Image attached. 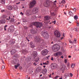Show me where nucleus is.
Wrapping results in <instances>:
<instances>
[{
  "mask_svg": "<svg viewBox=\"0 0 79 79\" xmlns=\"http://www.w3.org/2000/svg\"><path fill=\"white\" fill-rule=\"evenodd\" d=\"M28 28V27H25V29H27Z\"/></svg>",
  "mask_w": 79,
  "mask_h": 79,
  "instance_id": "obj_53",
  "label": "nucleus"
},
{
  "mask_svg": "<svg viewBox=\"0 0 79 79\" xmlns=\"http://www.w3.org/2000/svg\"><path fill=\"white\" fill-rule=\"evenodd\" d=\"M15 19L13 18H11V19L10 20V23H14L15 22Z\"/></svg>",
  "mask_w": 79,
  "mask_h": 79,
  "instance_id": "obj_25",
  "label": "nucleus"
},
{
  "mask_svg": "<svg viewBox=\"0 0 79 79\" xmlns=\"http://www.w3.org/2000/svg\"><path fill=\"white\" fill-rule=\"evenodd\" d=\"M1 3L2 4H5V0H1Z\"/></svg>",
  "mask_w": 79,
  "mask_h": 79,
  "instance_id": "obj_22",
  "label": "nucleus"
},
{
  "mask_svg": "<svg viewBox=\"0 0 79 79\" xmlns=\"http://www.w3.org/2000/svg\"><path fill=\"white\" fill-rule=\"evenodd\" d=\"M11 27H13V28H14V26L12 25Z\"/></svg>",
  "mask_w": 79,
  "mask_h": 79,
  "instance_id": "obj_64",
  "label": "nucleus"
},
{
  "mask_svg": "<svg viewBox=\"0 0 79 79\" xmlns=\"http://www.w3.org/2000/svg\"><path fill=\"white\" fill-rule=\"evenodd\" d=\"M48 50L47 49H45L42 51L41 54L43 56H45L48 54Z\"/></svg>",
  "mask_w": 79,
  "mask_h": 79,
  "instance_id": "obj_5",
  "label": "nucleus"
},
{
  "mask_svg": "<svg viewBox=\"0 0 79 79\" xmlns=\"http://www.w3.org/2000/svg\"><path fill=\"white\" fill-rule=\"evenodd\" d=\"M7 27V25H6L4 26V27L6 28Z\"/></svg>",
  "mask_w": 79,
  "mask_h": 79,
  "instance_id": "obj_63",
  "label": "nucleus"
},
{
  "mask_svg": "<svg viewBox=\"0 0 79 79\" xmlns=\"http://www.w3.org/2000/svg\"><path fill=\"white\" fill-rule=\"evenodd\" d=\"M73 11L74 13H75V12H76V9L75 8H74L73 9Z\"/></svg>",
  "mask_w": 79,
  "mask_h": 79,
  "instance_id": "obj_38",
  "label": "nucleus"
},
{
  "mask_svg": "<svg viewBox=\"0 0 79 79\" xmlns=\"http://www.w3.org/2000/svg\"><path fill=\"white\" fill-rule=\"evenodd\" d=\"M20 15H22V16H23V15H24V14L23 13V12H21L20 13Z\"/></svg>",
  "mask_w": 79,
  "mask_h": 79,
  "instance_id": "obj_55",
  "label": "nucleus"
},
{
  "mask_svg": "<svg viewBox=\"0 0 79 79\" xmlns=\"http://www.w3.org/2000/svg\"><path fill=\"white\" fill-rule=\"evenodd\" d=\"M32 53L33 56H37V53L36 52H33Z\"/></svg>",
  "mask_w": 79,
  "mask_h": 79,
  "instance_id": "obj_14",
  "label": "nucleus"
},
{
  "mask_svg": "<svg viewBox=\"0 0 79 79\" xmlns=\"http://www.w3.org/2000/svg\"><path fill=\"white\" fill-rule=\"evenodd\" d=\"M52 23H54V24H56V20H55V21H52Z\"/></svg>",
  "mask_w": 79,
  "mask_h": 79,
  "instance_id": "obj_44",
  "label": "nucleus"
},
{
  "mask_svg": "<svg viewBox=\"0 0 79 79\" xmlns=\"http://www.w3.org/2000/svg\"><path fill=\"white\" fill-rule=\"evenodd\" d=\"M51 60L52 61H53V57H51Z\"/></svg>",
  "mask_w": 79,
  "mask_h": 79,
  "instance_id": "obj_51",
  "label": "nucleus"
},
{
  "mask_svg": "<svg viewBox=\"0 0 79 79\" xmlns=\"http://www.w3.org/2000/svg\"><path fill=\"white\" fill-rule=\"evenodd\" d=\"M64 62L65 63H67V60L65 59L64 60Z\"/></svg>",
  "mask_w": 79,
  "mask_h": 79,
  "instance_id": "obj_49",
  "label": "nucleus"
},
{
  "mask_svg": "<svg viewBox=\"0 0 79 79\" xmlns=\"http://www.w3.org/2000/svg\"><path fill=\"white\" fill-rule=\"evenodd\" d=\"M70 77H72V76H73V74H72V73H70Z\"/></svg>",
  "mask_w": 79,
  "mask_h": 79,
  "instance_id": "obj_50",
  "label": "nucleus"
},
{
  "mask_svg": "<svg viewBox=\"0 0 79 79\" xmlns=\"http://www.w3.org/2000/svg\"><path fill=\"white\" fill-rule=\"evenodd\" d=\"M39 57H37V59H35V61H39Z\"/></svg>",
  "mask_w": 79,
  "mask_h": 79,
  "instance_id": "obj_42",
  "label": "nucleus"
},
{
  "mask_svg": "<svg viewBox=\"0 0 79 79\" xmlns=\"http://www.w3.org/2000/svg\"><path fill=\"white\" fill-rule=\"evenodd\" d=\"M74 30L75 31H77V28H74Z\"/></svg>",
  "mask_w": 79,
  "mask_h": 79,
  "instance_id": "obj_43",
  "label": "nucleus"
},
{
  "mask_svg": "<svg viewBox=\"0 0 79 79\" xmlns=\"http://www.w3.org/2000/svg\"><path fill=\"white\" fill-rule=\"evenodd\" d=\"M58 53L59 55H62V53H61V52H58Z\"/></svg>",
  "mask_w": 79,
  "mask_h": 79,
  "instance_id": "obj_36",
  "label": "nucleus"
},
{
  "mask_svg": "<svg viewBox=\"0 0 79 79\" xmlns=\"http://www.w3.org/2000/svg\"><path fill=\"white\" fill-rule=\"evenodd\" d=\"M60 46L58 44H55L54 45L52 46V49L54 52H57L59 49H60Z\"/></svg>",
  "mask_w": 79,
  "mask_h": 79,
  "instance_id": "obj_1",
  "label": "nucleus"
},
{
  "mask_svg": "<svg viewBox=\"0 0 79 79\" xmlns=\"http://www.w3.org/2000/svg\"><path fill=\"white\" fill-rule=\"evenodd\" d=\"M77 26H79V23H78V22H77Z\"/></svg>",
  "mask_w": 79,
  "mask_h": 79,
  "instance_id": "obj_52",
  "label": "nucleus"
},
{
  "mask_svg": "<svg viewBox=\"0 0 79 79\" xmlns=\"http://www.w3.org/2000/svg\"><path fill=\"white\" fill-rule=\"evenodd\" d=\"M36 4V2L35 1V0L32 1L30 3L29 6L30 8H33L34 6V5H35Z\"/></svg>",
  "mask_w": 79,
  "mask_h": 79,
  "instance_id": "obj_4",
  "label": "nucleus"
},
{
  "mask_svg": "<svg viewBox=\"0 0 79 79\" xmlns=\"http://www.w3.org/2000/svg\"><path fill=\"white\" fill-rule=\"evenodd\" d=\"M0 22L2 24H4V23H6V21L4 19H3L2 20H1L0 21Z\"/></svg>",
  "mask_w": 79,
  "mask_h": 79,
  "instance_id": "obj_18",
  "label": "nucleus"
},
{
  "mask_svg": "<svg viewBox=\"0 0 79 79\" xmlns=\"http://www.w3.org/2000/svg\"><path fill=\"white\" fill-rule=\"evenodd\" d=\"M73 43L74 44H76V39H74V41L73 42Z\"/></svg>",
  "mask_w": 79,
  "mask_h": 79,
  "instance_id": "obj_40",
  "label": "nucleus"
},
{
  "mask_svg": "<svg viewBox=\"0 0 79 79\" xmlns=\"http://www.w3.org/2000/svg\"><path fill=\"white\" fill-rule=\"evenodd\" d=\"M67 66H68V67H69V64H67Z\"/></svg>",
  "mask_w": 79,
  "mask_h": 79,
  "instance_id": "obj_59",
  "label": "nucleus"
},
{
  "mask_svg": "<svg viewBox=\"0 0 79 79\" xmlns=\"http://www.w3.org/2000/svg\"><path fill=\"white\" fill-rule=\"evenodd\" d=\"M43 64L44 65H47L48 64V63H47V62H45V63H43Z\"/></svg>",
  "mask_w": 79,
  "mask_h": 79,
  "instance_id": "obj_37",
  "label": "nucleus"
},
{
  "mask_svg": "<svg viewBox=\"0 0 79 79\" xmlns=\"http://www.w3.org/2000/svg\"><path fill=\"white\" fill-rule=\"evenodd\" d=\"M35 40L36 42H40V40H42V39H41L40 37V36H38L37 37H35Z\"/></svg>",
  "mask_w": 79,
  "mask_h": 79,
  "instance_id": "obj_9",
  "label": "nucleus"
},
{
  "mask_svg": "<svg viewBox=\"0 0 79 79\" xmlns=\"http://www.w3.org/2000/svg\"><path fill=\"white\" fill-rule=\"evenodd\" d=\"M52 68H53V69H54V68L55 67H54V66H53V65L52 66Z\"/></svg>",
  "mask_w": 79,
  "mask_h": 79,
  "instance_id": "obj_57",
  "label": "nucleus"
},
{
  "mask_svg": "<svg viewBox=\"0 0 79 79\" xmlns=\"http://www.w3.org/2000/svg\"><path fill=\"white\" fill-rule=\"evenodd\" d=\"M2 13H3V12H5V10H1Z\"/></svg>",
  "mask_w": 79,
  "mask_h": 79,
  "instance_id": "obj_48",
  "label": "nucleus"
},
{
  "mask_svg": "<svg viewBox=\"0 0 79 79\" xmlns=\"http://www.w3.org/2000/svg\"><path fill=\"white\" fill-rule=\"evenodd\" d=\"M2 69H4L5 68V67L4 65H2Z\"/></svg>",
  "mask_w": 79,
  "mask_h": 79,
  "instance_id": "obj_39",
  "label": "nucleus"
},
{
  "mask_svg": "<svg viewBox=\"0 0 79 79\" xmlns=\"http://www.w3.org/2000/svg\"><path fill=\"white\" fill-rule=\"evenodd\" d=\"M42 70V67H38L37 68L36 71L38 73H40Z\"/></svg>",
  "mask_w": 79,
  "mask_h": 79,
  "instance_id": "obj_11",
  "label": "nucleus"
},
{
  "mask_svg": "<svg viewBox=\"0 0 79 79\" xmlns=\"http://www.w3.org/2000/svg\"><path fill=\"white\" fill-rule=\"evenodd\" d=\"M50 19V17L49 16H47L44 17V20L47 21V23H49L50 22V21L49 20Z\"/></svg>",
  "mask_w": 79,
  "mask_h": 79,
  "instance_id": "obj_7",
  "label": "nucleus"
},
{
  "mask_svg": "<svg viewBox=\"0 0 79 79\" xmlns=\"http://www.w3.org/2000/svg\"><path fill=\"white\" fill-rule=\"evenodd\" d=\"M31 33H32V34H35V31L33 29H31Z\"/></svg>",
  "mask_w": 79,
  "mask_h": 79,
  "instance_id": "obj_26",
  "label": "nucleus"
},
{
  "mask_svg": "<svg viewBox=\"0 0 79 79\" xmlns=\"http://www.w3.org/2000/svg\"><path fill=\"white\" fill-rule=\"evenodd\" d=\"M33 64H34V66H37V64H35V62H34L33 63Z\"/></svg>",
  "mask_w": 79,
  "mask_h": 79,
  "instance_id": "obj_47",
  "label": "nucleus"
},
{
  "mask_svg": "<svg viewBox=\"0 0 79 79\" xmlns=\"http://www.w3.org/2000/svg\"><path fill=\"white\" fill-rule=\"evenodd\" d=\"M42 71H44V72L46 73L47 72V70L46 69H42Z\"/></svg>",
  "mask_w": 79,
  "mask_h": 79,
  "instance_id": "obj_28",
  "label": "nucleus"
},
{
  "mask_svg": "<svg viewBox=\"0 0 79 79\" xmlns=\"http://www.w3.org/2000/svg\"><path fill=\"white\" fill-rule=\"evenodd\" d=\"M17 57L18 55L16 54L14 56V59H16V58H17Z\"/></svg>",
  "mask_w": 79,
  "mask_h": 79,
  "instance_id": "obj_32",
  "label": "nucleus"
},
{
  "mask_svg": "<svg viewBox=\"0 0 79 79\" xmlns=\"http://www.w3.org/2000/svg\"><path fill=\"white\" fill-rule=\"evenodd\" d=\"M54 55L55 56H58L59 55L58 53V52H56V53L54 54Z\"/></svg>",
  "mask_w": 79,
  "mask_h": 79,
  "instance_id": "obj_29",
  "label": "nucleus"
},
{
  "mask_svg": "<svg viewBox=\"0 0 79 79\" xmlns=\"http://www.w3.org/2000/svg\"><path fill=\"white\" fill-rule=\"evenodd\" d=\"M32 24H33V26H36V27L37 28L40 27H40L42 26V24L39 22H33L32 23Z\"/></svg>",
  "mask_w": 79,
  "mask_h": 79,
  "instance_id": "obj_3",
  "label": "nucleus"
},
{
  "mask_svg": "<svg viewBox=\"0 0 79 79\" xmlns=\"http://www.w3.org/2000/svg\"><path fill=\"white\" fill-rule=\"evenodd\" d=\"M26 15L27 16H30V14L29 13V10H28L26 11Z\"/></svg>",
  "mask_w": 79,
  "mask_h": 79,
  "instance_id": "obj_20",
  "label": "nucleus"
},
{
  "mask_svg": "<svg viewBox=\"0 0 79 79\" xmlns=\"http://www.w3.org/2000/svg\"><path fill=\"white\" fill-rule=\"evenodd\" d=\"M20 66V64H17V65H15V69H17L18 67H19Z\"/></svg>",
  "mask_w": 79,
  "mask_h": 79,
  "instance_id": "obj_23",
  "label": "nucleus"
},
{
  "mask_svg": "<svg viewBox=\"0 0 79 79\" xmlns=\"http://www.w3.org/2000/svg\"><path fill=\"white\" fill-rule=\"evenodd\" d=\"M69 76V74L68 73H66V74H65L64 75V76L65 77H68V76Z\"/></svg>",
  "mask_w": 79,
  "mask_h": 79,
  "instance_id": "obj_31",
  "label": "nucleus"
},
{
  "mask_svg": "<svg viewBox=\"0 0 79 79\" xmlns=\"http://www.w3.org/2000/svg\"><path fill=\"white\" fill-rule=\"evenodd\" d=\"M42 11L43 13V12H45V10H42Z\"/></svg>",
  "mask_w": 79,
  "mask_h": 79,
  "instance_id": "obj_60",
  "label": "nucleus"
},
{
  "mask_svg": "<svg viewBox=\"0 0 79 79\" xmlns=\"http://www.w3.org/2000/svg\"><path fill=\"white\" fill-rule=\"evenodd\" d=\"M50 5V2L49 1L47 0L46 1V2L44 3V6L45 7H47L49 6Z\"/></svg>",
  "mask_w": 79,
  "mask_h": 79,
  "instance_id": "obj_10",
  "label": "nucleus"
},
{
  "mask_svg": "<svg viewBox=\"0 0 79 79\" xmlns=\"http://www.w3.org/2000/svg\"><path fill=\"white\" fill-rule=\"evenodd\" d=\"M56 0L54 2V6H53L54 7H55V8H57V7L56 6Z\"/></svg>",
  "mask_w": 79,
  "mask_h": 79,
  "instance_id": "obj_19",
  "label": "nucleus"
},
{
  "mask_svg": "<svg viewBox=\"0 0 79 79\" xmlns=\"http://www.w3.org/2000/svg\"><path fill=\"white\" fill-rule=\"evenodd\" d=\"M66 68V66L65 65H63L62 66V67H61V69L62 71H64V69H65Z\"/></svg>",
  "mask_w": 79,
  "mask_h": 79,
  "instance_id": "obj_12",
  "label": "nucleus"
},
{
  "mask_svg": "<svg viewBox=\"0 0 79 79\" xmlns=\"http://www.w3.org/2000/svg\"><path fill=\"white\" fill-rule=\"evenodd\" d=\"M57 60L58 61V62H60V61H59V60H60V59H57Z\"/></svg>",
  "mask_w": 79,
  "mask_h": 79,
  "instance_id": "obj_61",
  "label": "nucleus"
},
{
  "mask_svg": "<svg viewBox=\"0 0 79 79\" xmlns=\"http://www.w3.org/2000/svg\"><path fill=\"white\" fill-rule=\"evenodd\" d=\"M69 15L70 16H74V14L72 12L70 11L69 12Z\"/></svg>",
  "mask_w": 79,
  "mask_h": 79,
  "instance_id": "obj_17",
  "label": "nucleus"
},
{
  "mask_svg": "<svg viewBox=\"0 0 79 79\" xmlns=\"http://www.w3.org/2000/svg\"><path fill=\"white\" fill-rule=\"evenodd\" d=\"M42 48V47H39L38 48V50H41Z\"/></svg>",
  "mask_w": 79,
  "mask_h": 79,
  "instance_id": "obj_41",
  "label": "nucleus"
},
{
  "mask_svg": "<svg viewBox=\"0 0 79 79\" xmlns=\"http://www.w3.org/2000/svg\"><path fill=\"white\" fill-rule=\"evenodd\" d=\"M61 3H66V1H65L64 0H62L61 2Z\"/></svg>",
  "mask_w": 79,
  "mask_h": 79,
  "instance_id": "obj_35",
  "label": "nucleus"
},
{
  "mask_svg": "<svg viewBox=\"0 0 79 79\" xmlns=\"http://www.w3.org/2000/svg\"><path fill=\"white\" fill-rule=\"evenodd\" d=\"M75 66L74 64H71V67L72 68H74Z\"/></svg>",
  "mask_w": 79,
  "mask_h": 79,
  "instance_id": "obj_27",
  "label": "nucleus"
},
{
  "mask_svg": "<svg viewBox=\"0 0 79 79\" xmlns=\"http://www.w3.org/2000/svg\"><path fill=\"white\" fill-rule=\"evenodd\" d=\"M20 3V2H19L18 3H16V4L18 5V4H19Z\"/></svg>",
  "mask_w": 79,
  "mask_h": 79,
  "instance_id": "obj_62",
  "label": "nucleus"
},
{
  "mask_svg": "<svg viewBox=\"0 0 79 79\" xmlns=\"http://www.w3.org/2000/svg\"><path fill=\"white\" fill-rule=\"evenodd\" d=\"M41 34V35L43 37H44L45 39H48L49 35H48V34L47 33V31L45 32L44 31H42Z\"/></svg>",
  "mask_w": 79,
  "mask_h": 79,
  "instance_id": "obj_2",
  "label": "nucleus"
},
{
  "mask_svg": "<svg viewBox=\"0 0 79 79\" xmlns=\"http://www.w3.org/2000/svg\"><path fill=\"white\" fill-rule=\"evenodd\" d=\"M53 66L54 68H56V64H53Z\"/></svg>",
  "mask_w": 79,
  "mask_h": 79,
  "instance_id": "obj_45",
  "label": "nucleus"
},
{
  "mask_svg": "<svg viewBox=\"0 0 79 79\" xmlns=\"http://www.w3.org/2000/svg\"><path fill=\"white\" fill-rule=\"evenodd\" d=\"M7 16H6V15H2V18H6Z\"/></svg>",
  "mask_w": 79,
  "mask_h": 79,
  "instance_id": "obj_30",
  "label": "nucleus"
},
{
  "mask_svg": "<svg viewBox=\"0 0 79 79\" xmlns=\"http://www.w3.org/2000/svg\"><path fill=\"white\" fill-rule=\"evenodd\" d=\"M51 14L52 15H55V14L54 13V12H51Z\"/></svg>",
  "mask_w": 79,
  "mask_h": 79,
  "instance_id": "obj_46",
  "label": "nucleus"
},
{
  "mask_svg": "<svg viewBox=\"0 0 79 79\" xmlns=\"http://www.w3.org/2000/svg\"><path fill=\"white\" fill-rule=\"evenodd\" d=\"M58 76H57L56 77H55V79H56V78H58Z\"/></svg>",
  "mask_w": 79,
  "mask_h": 79,
  "instance_id": "obj_58",
  "label": "nucleus"
},
{
  "mask_svg": "<svg viewBox=\"0 0 79 79\" xmlns=\"http://www.w3.org/2000/svg\"><path fill=\"white\" fill-rule=\"evenodd\" d=\"M41 44L42 46H44V47H45V46L46 45V42L44 41Z\"/></svg>",
  "mask_w": 79,
  "mask_h": 79,
  "instance_id": "obj_16",
  "label": "nucleus"
},
{
  "mask_svg": "<svg viewBox=\"0 0 79 79\" xmlns=\"http://www.w3.org/2000/svg\"><path fill=\"white\" fill-rule=\"evenodd\" d=\"M7 8H8V10H12L13 8V7H12V6L10 5L8 6H7Z\"/></svg>",
  "mask_w": 79,
  "mask_h": 79,
  "instance_id": "obj_15",
  "label": "nucleus"
},
{
  "mask_svg": "<svg viewBox=\"0 0 79 79\" xmlns=\"http://www.w3.org/2000/svg\"><path fill=\"white\" fill-rule=\"evenodd\" d=\"M32 11L33 14H35L39 11V10L37 8L35 7L32 10Z\"/></svg>",
  "mask_w": 79,
  "mask_h": 79,
  "instance_id": "obj_6",
  "label": "nucleus"
},
{
  "mask_svg": "<svg viewBox=\"0 0 79 79\" xmlns=\"http://www.w3.org/2000/svg\"><path fill=\"white\" fill-rule=\"evenodd\" d=\"M54 35L57 37H60V33L58 31L56 30L54 32Z\"/></svg>",
  "mask_w": 79,
  "mask_h": 79,
  "instance_id": "obj_8",
  "label": "nucleus"
},
{
  "mask_svg": "<svg viewBox=\"0 0 79 79\" xmlns=\"http://www.w3.org/2000/svg\"><path fill=\"white\" fill-rule=\"evenodd\" d=\"M16 52V51L15 49H13L12 50V51L11 52V54H13V53H15V52Z\"/></svg>",
  "mask_w": 79,
  "mask_h": 79,
  "instance_id": "obj_21",
  "label": "nucleus"
},
{
  "mask_svg": "<svg viewBox=\"0 0 79 79\" xmlns=\"http://www.w3.org/2000/svg\"><path fill=\"white\" fill-rule=\"evenodd\" d=\"M16 61H17V63H18L19 62V60H16Z\"/></svg>",
  "mask_w": 79,
  "mask_h": 79,
  "instance_id": "obj_56",
  "label": "nucleus"
},
{
  "mask_svg": "<svg viewBox=\"0 0 79 79\" xmlns=\"http://www.w3.org/2000/svg\"><path fill=\"white\" fill-rule=\"evenodd\" d=\"M50 56H46V59H47V60H48V59H49L50 58Z\"/></svg>",
  "mask_w": 79,
  "mask_h": 79,
  "instance_id": "obj_34",
  "label": "nucleus"
},
{
  "mask_svg": "<svg viewBox=\"0 0 79 79\" xmlns=\"http://www.w3.org/2000/svg\"><path fill=\"white\" fill-rule=\"evenodd\" d=\"M74 18L75 20H77V19H78V17L77 16V15H75L74 17Z\"/></svg>",
  "mask_w": 79,
  "mask_h": 79,
  "instance_id": "obj_24",
  "label": "nucleus"
},
{
  "mask_svg": "<svg viewBox=\"0 0 79 79\" xmlns=\"http://www.w3.org/2000/svg\"><path fill=\"white\" fill-rule=\"evenodd\" d=\"M30 45L31 48H34L35 46H34V44H33L32 42H31L30 43Z\"/></svg>",
  "mask_w": 79,
  "mask_h": 79,
  "instance_id": "obj_13",
  "label": "nucleus"
},
{
  "mask_svg": "<svg viewBox=\"0 0 79 79\" xmlns=\"http://www.w3.org/2000/svg\"><path fill=\"white\" fill-rule=\"evenodd\" d=\"M69 43L70 44H74V42L72 41L71 40H69Z\"/></svg>",
  "mask_w": 79,
  "mask_h": 79,
  "instance_id": "obj_33",
  "label": "nucleus"
},
{
  "mask_svg": "<svg viewBox=\"0 0 79 79\" xmlns=\"http://www.w3.org/2000/svg\"><path fill=\"white\" fill-rule=\"evenodd\" d=\"M28 75H27L26 76V79H27V78H28Z\"/></svg>",
  "mask_w": 79,
  "mask_h": 79,
  "instance_id": "obj_54",
  "label": "nucleus"
}]
</instances>
